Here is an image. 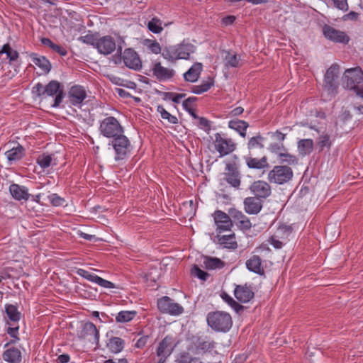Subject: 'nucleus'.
<instances>
[{
  "label": "nucleus",
  "mask_w": 363,
  "mask_h": 363,
  "mask_svg": "<svg viewBox=\"0 0 363 363\" xmlns=\"http://www.w3.org/2000/svg\"><path fill=\"white\" fill-rule=\"evenodd\" d=\"M206 320L208 325L216 332L227 333L233 325L231 315L222 311L209 312Z\"/></svg>",
  "instance_id": "f257e3e1"
},
{
  "label": "nucleus",
  "mask_w": 363,
  "mask_h": 363,
  "mask_svg": "<svg viewBox=\"0 0 363 363\" xmlns=\"http://www.w3.org/2000/svg\"><path fill=\"white\" fill-rule=\"evenodd\" d=\"M99 132L105 138L113 139L124 133V128L113 116H108L100 122Z\"/></svg>",
  "instance_id": "f03ea898"
},
{
  "label": "nucleus",
  "mask_w": 363,
  "mask_h": 363,
  "mask_svg": "<svg viewBox=\"0 0 363 363\" xmlns=\"http://www.w3.org/2000/svg\"><path fill=\"white\" fill-rule=\"evenodd\" d=\"M110 145H112L115 151L114 158L116 161L125 160L130 153L131 144L124 133L111 139Z\"/></svg>",
  "instance_id": "7ed1b4c3"
},
{
  "label": "nucleus",
  "mask_w": 363,
  "mask_h": 363,
  "mask_svg": "<svg viewBox=\"0 0 363 363\" xmlns=\"http://www.w3.org/2000/svg\"><path fill=\"white\" fill-rule=\"evenodd\" d=\"M293 175V170L288 165H277L269 172L267 179L270 183L283 184L289 182Z\"/></svg>",
  "instance_id": "20e7f679"
},
{
  "label": "nucleus",
  "mask_w": 363,
  "mask_h": 363,
  "mask_svg": "<svg viewBox=\"0 0 363 363\" xmlns=\"http://www.w3.org/2000/svg\"><path fill=\"white\" fill-rule=\"evenodd\" d=\"M189 340L198 352H210L216 347V342L203 333L192 335Z\"/></svg>",
  "instance_id": "39448f33"
},
{
  "label": "nucleus",
  "mask_w": 363,
  "mask_h": 363,
  "mask_svg": "<svg viewBox=\"0 0 363 363\" xmlns=\"http://www.w3.org/2000/svg\"><path fill=\"white\" fill-rule=\"evenodd\" d=\"M157 307L161 313L172 315H178L184 312V308L169 296H163L158 299Z\"/></svg>",
  "instance_id": "423d86ee"
},
{
  "label": "nucleus",
  "mask_w": 363,
  "mask_h": 363,
  "mask_svg": "<svg viewBox=\"0 0 363 363\" xmlns=\"http://www.w3.org/2000/svg\"><path fill=\"white\" fill-rule=\"evenodd\" d=\"M45 96H55L52 107H58L65 97L63 85L57 80H51L46 86Z\"/></svg>",
  "instance_id": "0eeeda50"
},
{
  "label": "nucleus",
  "mask_w": 363,
  "mask_h": 363,
  "mask_svg": "<svg viewBox=\"0 0 363 363\" xmlns=\"http://www.w3.org/2000/svg\"><path fill=\"white\" fill-rule=\"evenodd\" d=\"M342 79L346 87L352 90L363 82V71L359 67L347 69L344 73Z\"/></svg>",
  "instance_id": "6e6552de"
},
{
  "label": "nucleus",
  "mask_w": 363,
  "mask_h": 363,
  "mask_svg": "<svg viewBox=\"0 0 363 363\" xmlns=\"http://www.w3.org/2000/svg\"><path fill=\"white\" fill-rule=\"evenodd\" d=\"M214 146L220 157L233 152L236 148V144L232 139L223 138L220 133L215 134Z\"/></svg>",
  "instance_id": "1a4fd4ad"
},
{
  "label": "nucleus",
  "mask_w": 363,
  "mask_h": 363,
  "mask_svg": "<svg viewBox=\"0 0 363 363\" xmlns=\"http://www.w3.org/2000/svg\"><path fill=\"white\" fill-rule=\"evenodd\" d=\"M323 33L326 39L335 43L347 44L350 41V37L345 32L327 24L323 27Z\"/></svg>",
  "instance_id": "9d476101"
},
{
  "label": "nucleus",
  "mask_w": 363,
  "mask_h": 363,
  "mask_svg": "<svg viewBox=\"0 0 363 363\" xmlns=\"http://www.w3.org/2000/svg\"><path fill=\"white\" fill-rule=\"evenodd\" d=\"M339 65L333 64L326 71L324 77V87L331 94L336 92L338 84Z\"/></svg>",
  "instance_id": "9b49d317"
},
{
  "label": "nucleus",
  "mask_w": 363,
  "mask_h": 363,
  "mask_svg": "<svg viewBox=\"0 0 363 363\" xmlns=\"http://www.w3.org/2000/svg\"><path fill=\"white\" fill-rule=\"evenodd\" d=\"M79 337L95 344L96 346L99 345V332L96 325L91 322H87L84 324L79 334Z\"/></svg>",
  "instance_id": "f8f14e48"
},
{
  "label": "nucleus",
  "mask_w": 363,
  "mask_h": 363,
  "mask_svg": "<svg viewBox=\"0 0 363 363\" xmlns=\"http://www.w3.org/2000/svg\"><path fill=\"white\" fill-rule=\"evenodd\" d=\"M225 181L235 188H238L240 185V175L235 163H227L225 165V172L224 173Z\"/></svg>",
  "instance_id": "ddd939ff"
},
{
  "label": "nucleus",
  "mask_w": 363,
  "mask_h": 363,
  "mask_svg": "<svg viewBox=\"0 0 363 363\" xmlns=\"http://www.w3.org/2000/svg\"><path fill=\"white\" fill-rule=\"evenodd\" d=\"M86 96V90L80 85L72 86L68 92V97L71 104L77 107L82 106Z\"/></svg>",
  "instance_id": "4468645a"
},
{
  "label": "nucleus",
  "mask_w": 363,
  "mask_h": 363,
  "mask_svg": "<svg viewBox=\"0 0 363 363\" xmlns=\"http://www.w3.org/2000/svg\"><path fill=\"white\" fill-rule=\"evenodd\" d=\"M95 48L101 54L109 55L116 50V41L111 35L103 36L98 38Z\"/></svg>",
  "instance_id": "2eb2a0df"
},
{
  "label": "nucleus",
  "mask_w": 363,
  "mask_h": 363,
  "mask_svg": "<svg viewBox=\"0 0 363 363\" xmlns=\"http://www.w3.org/2000/svg\"><path fill=\"white\" fill-rule=\"evenodd\" d=\"M123 60L125 66L134 70H140L142 68V62L138 53L131 48L125 49Z\"/></svg>",
  "instance_id": "dca6fc26"
},
{
  "label": "nucleus",
  "mask_w": 363,
  "mask_h": 363,
  "mask_svg": "<svg viewBox=\"0 0 363 363\" xmlns=\"http://www.w3.org/2000/svg\"><path fill=\"white\" fill-rule=\"evenodd\" d=\"M176 345L174 343V338L171 335H167L158 345L157 355L159 357L167 359L174 351Z\"/></svg>",
  "instance_id": "f3484780"
},
{
  "label": "nucleus",
  "mask_w": 363,
  "mask_h": 363,
  "mask_svg": "<svg viewBox=\"0 0 363 363\" xmlns=\"http://www.w3.org/2000/svg\"><path fill=\"white\" fill-rule=\"evenodd\" d=\"M250 189L255 197L258 199H266L270 196L272 192L270 185L267 182L261 180L254 182Z\"/></svg>",
  "instance_id": "a211bd4d"
},
{
  "label": "nucleus",
  "mask_w": 363,
  "mask_h": 363,
  "mask_svg": "<svg viewBox=\"0 0 363 363\" xmlns=\"http://www.w3.org/2000/svg\"><path fill=\"white\" fill-rule=\"evenodd\" d=\"M230 214H227L222 211L218 210L214 213V220L219 231L230 230L233 226V221Z\"/></svg>",
  "instance_id": "6ab92c4d"
},
{
  "label": "nucleus",
  "mask_w": 363,
  "mask_h": 363,
  "mask_svg": "<svg viewBox=\"0 0 363 363\" xmlns=\"http://www.w3.org/2000/svg\"><path fill=\"white\" fill-rule=\"evenodd\" d=\"M77 274L78 275H79L80 277H84V279H86L91 282L96 283L104 288H107V289L115 288V285L113 283H112L108 280L104 279L101 277H100L94 274H91L85 269H79L77 271Z\"/></svg>",
  "instance_id": "aec40b11"
},
{
  "label": "nucleus",
  "mask_w": 363,
  "mask_h": 363,
  "mask_svg": "<svg viewBox=\"0 0 363 363\" xmlns=\"http://www.w3.org/2000/svg\"><path fill=\"white\" fill-rule=\"evenodd\" d=\"M152 72V76L160 82L170 79L175 74L174 69L162 66L160 62H155L153 65Z\"/></svg>",
  "instance_id": "412c9836"
},
{
  "label": "nucleus",
  "mask_w": 363,
  "mask_h": 363,
  "mask_svg": "<svg viewBox=\"0 0 363 363\" xmlns=\"http://www.w3.org/2000/svg\"><path fill=\"white\" fill-rule=\"evenodd\" d=\"M228 213L240 229L247 230L251 228L252 224L250 219L241 211H239L235 208H230Z\"/></svg>",
  "instance_id": "4be33fe9"
},
{
  "label": "nucleus",
  "mask_w": 363,
  "mask_h": 363,
  "mask_svg": "<svg viewBox=\"0 0 363 363\" xmlns=\"http://www.w3.org/2000/svg\"><path fill=\"white\" fill-rule=\"evenodd\" d=\"M235 298L242 303H247L254 298L255 294L250 286L236 285L234 289Z\"/></svg>",
  "instance_id": "5701e85b"
},
{
  "label": "nucleus",
  "mask_w": 363,
  "mask_h": 363,
  "mask_svg": "<svg viewBox=\"0 0 363 363\" xmlns=\"http://www.w3.org/2000/svg\"><path fill=\"white\" fill-rule=\"evenodd\" d=\"M245 211L249 214H257L262 208V203L257 197H247L244 200Z\"/></svg>",
  "instance_id": "b1692460"
},
{
  "label": "nucleus",
  "mask_w": 363,
  "mask_h": 363,
  "mask_svg": "<svg viewBox=\"0 0 363 363\" xmlns=\"http://www.w3.org/2000/svg\"><path fill=\"white\" fill-rule=\"evenodd\" d=\"M245 160L247 166L250 169H262L269 167V164L267 162V158L266 156H263L260 159H257L252 156H248L245 157Z\"/></svg>",
  "instance_id": "393cba45"
},
{
  "label": "nucleus",
  "mask_w": 363,
  "mask_h": 363,
  "mask_svg": "<svg viewBox=\"0 0 363 363\" xmlns=\"http://www.w3.org/2000/svg\"><path fill=\"white\" fill-rule=\"evenodd\" d=\"M9 191L11 196L18 201L28 200L30 194L28 193V189L23 186L16 184H12L9 186Z\"/></svg>",
  "instance_id": "a878e982"
},
{
  "label": "nucleus",
  "mask_w": 363,
  "mask_h": 363,
  "mask_svg": "<svg viewBox=\"0 0 363 363\" xmlns=\"http://www.w3.org/2000/svg\"><path fill=\"white\" fill-rule=\"evenodd\" d=\"M24 147L18 144L17 146L11 147L10 150L5 152L6 158L10 164L13 162L18 161L22 159L24 155Z\"/></svg>",
  "instance_id": "bb28decb"
},
{
  "label": "nucleus",
  "mask_w": 363,
  "mask_h": 363,
  "mask_svg": "<svg viewBox=\"0 0 363 363\" xmlns=\"http://www.w3.org/2000/svg\"><path fill=\"white\" fill-rule=\"evenodd\" d=\"M246 267L250 271L257 274L263 275L264 274V270L262 267V259L258 255H253L247 260Z\"/></svg>",
  "instance_id": "cd10ccee"
},
{
  "label": "nucleus",
  "mask_w": 363,
  "mask_h": 363,
  "mask_svg": "<svg viewBox=\"0 0 363 363\" xmlns=\"http://www.w3.org/2000/svg\"><path fill=\"white\" fill-rule=\"evenodd\" d=\"M2 357L4 360L9 363H21L22 360L21 352L16 347H11L5 350Z\"/></svg>",
  "instance_id": "c85d7f7f"
},
{
  "label": "nucleus",
  "mask_w": 363,
  "mask_h": 363,
  "mask_svg": "<svg viewBox=\"0 0 363 363\" xmlns=\"http://www.w3.org/2000/svg\"><path fill=\"white\" fill-rule=\"evenodd\" d=\"M202 64L200 62L194 63L191 67L184 74V77L186 82H195L199 78L202 71Z\"/></svg>",
  "instance_id": "c756f323"
},
{
  "label": "nucleus",
  "mask_w": 363,
  "mask_h": 363,
  "mask_svg": "<svg viewBox=\"0 0 363 363\" xmlns=\"http://www.w3.org/2000/svg\"><path fill=\"white\" fill-rule=\"evenodd\" d=\"M33 62L40 68L45 74H48L52 67L50 61L44 56H40L38 54L32 53L30 55Z\"/></svg>",
  "instance_id": "7c9ffc66"
},
{
  "label": "nucleus",
  "mask_w": 363,
  "mask_h": 363,
  "mask_svg": "<svg viewBox=\"0 0 363 363\" xmlns=\"http://www.w3.org/2000/svg\"><path fill=\"white\" fill-rule=\"evenodd\" d=\"M125 345V342L123 339L118 337H112L108 340L106 347L112 353L121 352Z\"/></svg>",
  "instance_id": "2f4dec72"
},
{
  "label": "nucleus",
  "mask_w": 363,
  "mask_h": 363,
  "mask_svg": "<svg viewBox=\"0 0 363 363\" xmlns=\"http://www.w3.org/2000/svg\"><path fill=\"white\" fill-rule=\"evenodd\" d=\"M314 143L312 139H301L298 142V151L301 156L310 155L313 150Z\"/></svg>",
  "instance_id": "473e14b6"
},
{
  "label": "nucleus",
  "mask_w": 363,
  "mask_h": 363,
  "mask_svg": "<svg viewBox=\"0 0 363 363\" xmlns=\"http://www.w3.org/2000/svg\"><path fill=\"white\" fill-rule=\"evenodd\" d=\"M228 127L238 132L242 138H245L246 130L249 127V124L245 121L231 120L228 122Z\"/></svg>",
  "instance_id": "72a5a7b5"
},
{
  "label": "nucleus",
  "mask_w": 363,
  "mask_h": 363,
  "mask_svg": "<svg viewBox=\"0 0 363 363\" xmlns=\"http://www.w3.org/2000/svg\"><path fill=\"white\" fill-rule=\"evenodd\" d=\"M224 265V262L219 258L207 256L203 257L202 266L208 270L221 269Z\"/></svg>",
  "instance_id": "f704fd0d"
},
{
  "label": "nucleus",
  "mask_w": 363,
  "mask_h": 363,
  "mask_svg": "<svg viewBox=\"0 0 363 363\" xmlns=\"http://www.w3.org/2000/svg\"><path fill=\"white\" fill-rule=\"evenodd\" d=\"M214 85L213 79L208 77V80L202 82L200 85H194L191 88V92L195 94H201L208 91Z\"/></svg>",
  "instance_id": "c9c22d12"
},
{
  "label": "nucleus",
  "mask_w": 363,
  "mask_h": 363,
  "mask_svg": "<svg viewBox=\"0 0 363 363\" xmlns=\"http://www.w3.org/2000/svg\"><path fill=\"white\" fill-rule=\"evenodd\" d=\"M177 47V58L187 60L190 54L194 52V45L191 44H179Z\"/></svg>",
  "instance_id": "e433bc0d"
},
{
  "label": "nucleus",
  "mask_w": 363,
  "mask_h": 363,
  "mask_svg": "<svg viewBox=\"0 0 363 363\" xmlns=\"http://www.w3.org/2000/svg\"><path fill=\"white\" fill-rule=\"evenodd\" d=\"M175 362L177 363H203L199 357H194L186 351L179 353Z\"/></svg>",
  "instance_id": "4c0bfd02"
},
{
  "label": "nucleus",
  "mask_w": 363,
  "mask_h": 363,
  "mask_svg": "<svg viewBox=\"0 0 363 363\" xmlns=\"http://www.w3.org/2000/svg\"><path fill=\"white\" fill-rule=\"evenodd\" d=\"M218 240L226 248L235 249L238 247L234 233L218 237Z\"/></svg>",
  "instance_id": "58836bf2"
},
{
  "label": "nucleus",
  "mask_w": 363,
  "mask_h": 363,
  "mask_svg": "<svg viewBox=\"0 0 363 363\" xmlns=\"http://www.w3.org/2000/svg\"><path fill=\"white\" fill-rule=\"evenodd\" d=\"M177 54V45L166 47L163 49L162 52V57L171 62H174L178 60Z\"/></svg>",
  "instance_id": "ea45409f"
},
{
  "label": "nucleus",
  "mask_w": 363,
  "mask_h": 363,
  "mask_svg": "<svg viewBox=\"0 0 363 363\" xmlns=\"http://www.w3.org/2000/svg\"><path fill=\"white\" fill-rule=\"evenodd\" d=\"M265 138L262 137L261 135H257L256 136L252 137L247 143V148L250 150H255V149H263L264 141Z\"/></svg>",
  "instance_id": "a19ab883"
},
{
  "label": "nucleus",
  "mask_w": 363,
  "mask_h": 363,
  "mask_svg": "<svg viewBox=\"0 0 363 363\" xmlns=\"http://www.w3.org/2000/svg\"><path fill=\"white\" fill-rule=\"evenodd\" d=\"M137 315L135 311H122L116 316L117 323H127L132 320Z\"/></svg>",
  "instance_id": "79ce46f5"
},
{
  "label": "nucleus",
  "mask_w": 363,
  "mask_h": 363,
  "mask_svg": "<svg viewBox=\"0 0 363 363\" xmlns=\"http://www.w3.org/2000/svg\"><path fill=\"white\" fill-rule=\"evenodd\" d=\"M221 298L231 306L237 313L243 311L244 306L235 301L225 291H222L220 294Z\"/></svg>",
  "instance_id": "37998d69"
},
{
  "label": "nucleus",
  "mask_w": 363,
  "mask_h": 363,
  "mask_svg": "<svg viewBox=\"0 0 363 363\" xmlns=\"http://www.w3.org/2000/svg\"><path fill=\"white\" fill-rule=\"evenodd\" d=\"M332 145L330 136L328 133L320 135L317 140V147L319 151H323L325 148L330 149Z\"/></svg>",
  "instance_id": "c03bdc74"
},
{
  "label": "nucleus",
  "mask_w": 363,
  "mask_h": 363,
  "mask_svg": "<svg viewBox=\"0 0 363 363\" xmlns=\"http://www.w3.org/2000/svg\"><path fill=\"white\" fill-rule=\"evenodd\" d=\"M224 62L227 67H238L240 65V57L235 53L228 51L224 58Z\"/></svg>",
  "instance_id": "a18cd8bd"
},
{
  "label": "nucleus",
  "mask_w": 363,
  "mask_h": 363,
  "mask_svg": "<svg viewBox=\"0 0 363 363\" xmlns=\"http://www.w3.org/2000/svg\"><path fill=\"white\" fill-rule=\"evenodd\" d=\"M162 22L160 19L155 17L151 19L147 23L148 29L154 33H160L162 31Z\"/></svg>",
  "instance_id": "49530a36"
},
{
  "label": "nucleus",
  "mask_w": 363,
  "mask_h": 363,
  "mask_svg": "<svg viewBox=\"0 0 363 363\" xmlns=\"http://www.w3.org/2000/svg\"><path fill=\"white\" fill-rule=\"evenodd\" d=\"M6 313L11 320L16 322L20 320L21 314L14 305H6Z\"/></svg>",
  "instance_id": "de8ad7c7"
},
{
  "label": "nucleus",
  "mask_w": 363,
  "mask_h": 363,
  "mask_svg": "<svg viewBox=\"0 0 363 363\" xmlns=\"http://www.w3.org/2000/svg\"><path fill=\"white\" fill-rule=\"evenodd\" d=\"M157 112L160 113L162 118L167 120L169 123L177 124L178 119L176 116L169 113L162 105H159L157 108Z\"/></svg>",
  "instance_id": "09e8293b"
},
{
  "label": "nucleus",
  "mask_w": 363,
  "mask_h": 363,
  "mask_svg": "<svg viewBox=\"0 0 363 363\" xmlns=\"http://www.w3.org/2000/svg\"><path fill=\"white\" fill-rule=\"evenodd\" d=\"M97 40L98 38L96 37V35L92 33L91 31H89L86 35L78 38L79 41L84 44L91 45L94 48L96 47Z\"/></svg>",
  "instance_id": "8fccbe9b"
},
{
  "label": "nucleus",
  "mask_w": 363,
  "mask_h": 363,
  "mask_svg": "<svg viewBox=\"0 0 363 363\" xmlns=\"http://www.w3.org/2000/svg\"><path fill=\"white\" fill-rule=\"evenodd\" d=\"M279 160L281 163H286L288 165H295L298 164V158L293 155L284 152L280 154Z\"/></svg>",
  "instance_id": "3c124183"
},
{
  "label": "nucleus",
  "mask_w": 363,
  "mask_h": 363,
  "mask_svg": "<svg viewBox=\"0 0 363 363\" xmlns=\"http://www.w3.org/2000/svg\"><path fill=\"white\" fill-rule=\"evenodd\" d=\"M36 161L41 168L46 169L51 165L52 158L50 155L42 154L38 157Z\"/></svg>",
  "instance_id": "603ef678"
},
{
  "label": "nucleus",
  "mask_w": 363,
  "mask_h": 363,
  "mask_svg": "<svg viewBox=\"0 0 363 363\" xmlns=\"http://www.w3.org/2000/svg\"><path fill=\"white\" fill-rule=\"evenodd\" d=\"M2 53L6 54L7 57L9 58L11 61H15L18 58V52L13 50L9 44H6L2 47L0 55Z\"/></svg>",
  "instance_id": "864d4df0"
},
{
  "label": "nucleus",
  "mask_w": 363,
  "mask_h": 363,
  "mask_svg": "<svg viewBox=\"0 0 363 363\" xmlns=\"http://www.w3.org/2000/svg\"><path fill=\"white\" fill-rule=\"evenodd\" d=\"M293 228L291 225L286 224H281L279 226L277 230V237L281 238H287L292 233Z\"/></svg>",
  "instance_id": "5fc2aeb1"
},
{
  "label": "nucleus",
  "mask_w": 363,
  "mask_h": 363,
  "mask_svg": "<svg viewBox=\"0 0 363 363\" xmlns=\"http://www.w3.org/2000/svg\"><path fill=\"white\" fill-rule=\"evenodd\" d=\"M197 101V98L192 96L189 97L183 101L184 108L194 118H197L199 116L195 113L194 110L191 108V104Z\"/></svg>",
  "instance_id": "6e6d98bb"
},
{
  "label": "nucleus",
  "mask_w": 363,
  "mask_h": 363,
  "mask_svg": "<svg viewBox=\"0 0 363 363\" xmlns=\"http://www.w3.org/2000/svg\"><path fill=\"white\" fill-rule=\"evenodd\" d=\"M191 274L197 277L201 280L206 281L207 278L208 277L209 274L201 270L197 265H194L191 268Z\"/></svg>",
  "instance_id": "4d7b16f0"
},
{
  "label": "nucleus",
  "mask_w": 363,
  "mask_h": 363,
  "mask_svg": "<svg viewBox=\"0 0 363 363\" xmlns=\"http://www.w3.org/2000/svg\"><path fill=\"white\" fill-rule=\"evenodd\" d=\"M48 201L53 206H60L65 202V199L57 194H52L48 196Z\"/></svg>",
  "instance_id": "13d9d810"
},
{
  "label": "nucleus",
  "mask_w": 363,
  "mask_h": 363,
  "mask_svg": "<svg viewBox=\"0 0 363 363\" xmlns=\"http://www.w3.org/2000/svg\"><path fill=\"white\" fill-rule=\"evenodd\" d=\"M269 149L273 153L278 155L280 157V154H282L286 151L285 147L282 143H272L269 145Z\"/></svg>",
  "instance_id": "bf43d9fd"
},
{
  "label": "nucleus",
  "mask_w": 363,
  "mask_h": 363,
  "mask_svg": "<svg viewBox=\"0 0 363 363\" xmlns=\"http://www.w3.org/2000/svg\"><path fill=\"white\" fill-rule=\"evenodd\" d=\"M45 86H43L41 83L38 82L36 84L32 89V93L37 97L45 96Z\"/></svg>",
  "instance_id": "052dcab7"
},
{
  "label": "nucleus",
  "mask_w": 363,
  "mask_h": 363,
  "mask_svg": "<svg viewBox=\"0 0 363 363\" xmlns=\"http://www.w3.org/2000/svg\"><path fill=\"white\" fill-rule=\"evenodd\" d=\"M196 119L199 120V125L201 128L203 129L205 131L208 132L211 129V122L204 117H199Z\"/></svg>",
  "instance_id": "680f3d73"
},
{
  "label": "nucleus",
  "mask_w": 363,
  "mask_h": 363,
  "mask_svg": "<svg viewBox=\"0 0 363 363\" xmlns=\"http://www.w3.org/2000/svg\"><path fill=\"white\" fill-rule=\"evenodd\" d=\"M334 6L340 10L347 11L348 4L347 0H333Z\"/></svg>",
  "instance_id": "e2e57ef3"
},
{
  "label": "nucleus",
  "mask_w": 363,
  "mask_h": 363,
  "mask_svg": "<svg viewBox=\"0 0 363 363\" xmlns=\"http://www.w3.org/2000/svg\"><path fill=\"white\" fill-rule=\"evenodd\" d=\"M150 44L148 45V48L155 54L160 53L162 51V48L160 47V45L157 41H149Z\"/></svg>",
  "instance_id": "0e129e2a"
},
{
  "label": "nucleus",
  "mask_w": 363,
  "mask_h": 363,
  "mask_svg": "<svg viewBox=\"0 0 363 363\" xmlns=\"http://www.w3.org/2000/svg\"><path fill=\"white\" fill-rule=\"evenodd\" d=\"M52 50L57 52L61 56H65L67 54V51L64 47L60 45H57L55 43L52 47Z\"/></svg>",
  "instance_id": "69168bd1"
},
{
  "label": "nucleus",
  "mask_w": 363,
  "mask_h": 363,
  "mask_svg": "<svg viewBox=\"0 0 363 363\" xmlns=\"http://www.w3.org/2000/svg\"><path fill=\"white\" fill-rule=\"evenodd\" d=\"M148 339H149V336H147V335H144V336L140 337L137 340L135 346L138 348H143L147 344Z\"/></svg>",
  "instance_id": "338daca9"
},
{
  "label": "nucleus",
  "mask_w": 363,
  "mask_h": 363,
  "mask_svg": "<svg viewBox=\"0 0 363 363\" xmlns=\"http://www.w3.org/2000/svg\"><path fill=\"white\" fill-rule=\"evenodd\" d=\"M244 112V108L241 106L236 107L230 111L228 116L230 117L238 116Z\"/></svg>",
  "instance_id": "774afa93"
}]
</instances>
